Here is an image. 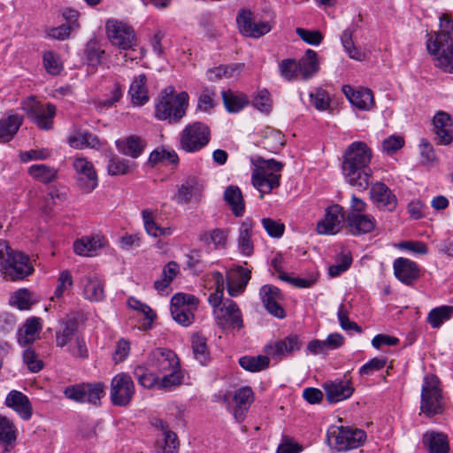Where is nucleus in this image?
<instances>
[{
  "label": "nucleus",
  "mask_w": 453,
  "mask_h": 453,
  "mask_svg": "<svg viewBox=\"0 0 453 453\" xmlns=\"http://www.w3.org/2000/svg\"><path fill=\"white\" fill-rule=\"evenodd\" d=\"M371 158L372 150L363 142H354L346 149L342 168L349 185L362 191L368 188L372 174Z\"/></svg>",
  "instance_id": "f257e3e1"
},
{
  "label": "nucleus",
  "mask_w": 453,
  "mask_h": 453,
  "mask_svg": "<svg viewBox=\"0 0 453 453\" xmlns=\"http://www.w3.org/2000/svg\"><path fill=\"white\" fill-rule=\"evenodd\" d=\"M440 32L434 34V38L427 40L428 52L435 57L436 66L447 73H453V19L448 13L439 17Z\"/></svg>",
  "instance_id": "f03ea898"
},
{
  "label": "nucleus",
  "mask_w": 453,
  "mask_h": 453,
  "mask_svg": "<svg viewBox=\"0 0 453 453\" xmlns=\"http://www.w3.org/2000/svg\"><path fill=\"white\" fill-rule=\"evenodd\" d=\"M188 105V95L186 92L174 94L173 88L162 92L156 104L155 116L160 120H168L169 123L179 122L186 114Z\"/></svg>",
  "instance_id": "7ed1b4c3"
},
{
  "label": "nucleus",
  "mask_w": 453,
  "mask_h": 453,
  "mask_svg": "<svg viewBox=\"0 0 453 453\" xmlns=\"http://www.w3.org/2000/svg\"><path fill=\"white\" fill-rule=\"evenodd\" d=\"M258 165L255 164L252 170L251 180L253 186L260 192L262 199L265 193H270L280 184V172L283 165L274 159H258Z\"/></svg>",
  "instance_id": "20e7f679"
},
{
  "label": "nucleus",
  "mask_w": 453,
  "mask_h": 453,
  "mask_svg": "<svg viewBox=\"0 0 453 453\" xmlns=\"http://www.w3.org/2000/svg\"><path fill=\"white\" fill-rule=\"evenodd\" d=\"M162 374L163 377L160 378L152 372H149L148 368L143 365H137L134 370V377L143 388H150L157 386L159 389L171 391L182 383L183 375L180 367L173 368Z\"/></svg>",
  "instance_id": "39448f33"
},
{
  "label": "nucleus",
  "mask_w": 453,
  "mask_h": 453,
  "mask_svg": "<svg viewBox=\"0 0 453 453\" xmlns=\"http://www.w3.org/2000/svg\"><path fill=\"white\" fill-rule=\"evenodd\" d=\"M439 379L434 375L426 376L421 389L420 413L433 418L443 413L445 403L440 388Z\"/></svg>",
  "instance_id": "423d86ee"
},
{
  "label": "nucleus",
  "mask_w": 453,
  "mask_h": 453,
  "mask_svg": "<svg viewBox=\"0 0 453 453\" xmlns=\"http://www.w3.org/2000/svg\"><path fill=\"white\" fill-rule=\"evenodd\" d=\"M211 140V131L203 122L188 125L180 134V147L186 152L194 153L205 147Z\"/></svg>",
  "instance_id": "0eeeda50"
},
{
  "label": "nucleus",
  "mask_w": 453,
  "mask_h": 453,
  "mask_svg": "<svg viewBox=\"0 0 453 453\" xmlns=\"http://www.w3.org/2000/svg\"><path fill=\"white\" fill-rule=\"evenodd\" d=\"M105 30L111 43L120 50H134L137 45L134 28L123 21L109 19L106 22Z\"/></svg>",
  "instance_id": "6e6552de"
},
{
  "label": "nucleus",
  "mask_w": 453,
  "mask_h": 453,
  "mask_svg": "<svg viewBox=\"0 0 453 453\" xmlns=\"http://www.w3.org/2000/svg\"><path fill=\"white\" fill-rule=\"evenodd\" d=\"M104 389L105 386L102 382L81 383L67 387L64 394L67 398L75 402L98 405L105 394Z\"/></svg>",
  "instance_id": "1a4fd4ad"
},
{
  "label": "nucleus",
  "mask_w": 453,
  "mask_h": 453,
  "mask_svg": "<svg viewBox=\"0 0 453 453\" xmlns=\"http://www.w3.org/2000/svg\"><path fill=\"white\" fill-rule=\"evenodd\" d=\"M197 299L192 295L178 293L171 300V314L180 325L188 326L194 321L192 307L196 306Z\"/></svg>",
  "instance_id": "9d476101"
},
{
  "label": "nucleus",
  "mask_w": 453,
  "mask_h": 453,
  "mask_svg": "<svg viewBox=\"0 0 453 453\" xmlns=\"http://www.w3.org/2000/svg\"><path fill=\"white\" fill-rule=\"evenodd\" d=\"M179 358L177 355L170 349L157 348L153 349L148 356L146 368L149 372L159 375L166 373L173 368H179Z\"/></svg>",
  "instance_id": "9b49d317"
},
{
  "label": "nucleus",
  "mask_w": 453,
  "mask_h": 453,
  "mask_svg": "<svg viewBox=\"0 0 453 453\" xmlns=\"http://www.w3.org/2000/svg\"><path fill=\"white\" fill-rule=\"evenodd\" d=\"M134 394V384L130 375L120 372L111 379L110 396L114 405L127 406Z\"/></svg>",
  "instance_id": "f8f14e48"
},
{
  "label": "nucleus",
  "mask_w": 453,
  "mask_h": 453,
  "mask_svg": "<svg viewBox=\"0 0 453 453\" xmlns=\"http://www.w3.org/2000/svg\"><path fill=\"white\" fill-rule=\"evenodd\" d=\"M73 166L78 175L79 187L89 193L98 185V177L92 162L86 157H77L73 159Z\"/></svg>",
  "instance_id": "ddd939ff"
},
{
  "label": "nucleus",
  "mask_w": 453,
  "mask_h": 453,
  "mask_svg": "<svg viewBox=\"0 0 453 453\" xmlns=\"http://www.w3.org/2000/svg\"><path fill=\"white\" fill-rule=\"evenodd\" d=\"M236 23L240 33L247 37L259 38L268 34L272 29L268 22H254L253 13L249 9H242L239 12Z\"/></svg>",
  "instance_id": "4468645a"
},
{
  "label": "nucleus",
  "mask_w": 453,
  "mask_h": 453,
  "mask_svg": "<svg viewBox=\"0 0 453 453\" xmlns=\"http://www.w3.org/2000/svg\"><path fill=\"white\" fill-rule=\"evenodd\" d=\"M217 324L222 327L241 329L243 326L242 312L238 305L231 299L224 301L221 307L214 310Z\"/></svg>",
  "instance_id": "2eb2a0df"
},
{
  "label": "nucleus",
  "mask_w": 453,
  "mask_h": 453,
  "mask_svg": "<svg viewBox=\"0 0 453 453\" xmlns=\"http://www.w3.org/2000/svg\"><path fill=\"white\" fill-rule=\"evenodd\" d=\"M5 277L11 280H18L30 275L34 268L30 265L29 257L22 252L16 251L2 267Z\"/></svg>",
  "instance_id": "dca6fc26"
},
{
  "label": "nucleus",
  "mask_w": 453,
  "mask_h": 453,
  "mask_svg": "<svg viewBox=\"0 0 453 453\" xmlns=\"http://www.w3.org/2000/svg\"><path fill=\"white\" fill-rule=\"evenodd\" d=\"M366 438L364 430L349 426H341L334 436V448L338 451H346L357 449L362 445Z\"/></svg>",
  "instance_id": "f3484780"
},
{
  "label": "nucleus",
  "mask_w": 453,
  "mask_h": 453,
  "mask_svg": "<svg viewBox=\"0 0 453 453\" xmlns=\"http://www.w3.org/2000/svg\"><path fill=\"white\" fill-rule=\"evenodd\" d=\"M302 347V342L296 334H290L282 340L275 341L265 346V352L276 361L282 360L285 357L298 351Z\"/></svg>",
  "instance_id": "a211bd4d"
},
{
  "label": "nucleus",
  "mask_w": 453,
  "mask_h": 453,
  "mask_svg": "<svg viewBox=\"0 0 453 453\" xmlns=\"http://www.w3.org/2000/svg\"><path fill=\"white\" fill-rule=\"evenodd\" d=\"M395 278L406 286H412L421 276L419 265L405 257H398L393 262Z\"/></svg>",
  "instance_id": "6ab92c4d"
},
{
  "label": "nucleus",
  "mask_w": 453,
  "mask_h": 453,
  "mask_svg": "<svg viewBox=\"0 0 453 453\" xmlns=\"http://www.w3.org/2000/svg\"><path fill=\"white\" fill-rule=\"evenodd\" d=\"M261 300L266 311L278 319L286 317V312L280 303L283 297L279 288L273 285H264L259 291Z\"/></svg>",
  "instance_id": "aec40b11"
},
{
  "label": "nucleus",
  "mask_w": 453,
  "mask_h": 453,
  "mask_svg": "<svg viewBox=\"0 0 453 453\" xmlns=\"http://www.w3.org/2000/svg\"><path fill=\"white\" fill-rule=\"evenodd\" d=\"M82 296L90 302H100L105 296L104 286L101 279L94 273H87L79 280Z\"/></svg>",
  "instance_id": "412c9836"
},
{
  "label": "nucleus",
  "mask_w": 453,
  "mask_h": 453,
  "mask_svg": "<svg viewBox=\"0 0 453 453\" xmlns=\"http://www.w3.org/2000/svg\"><path fill=\"white\" fill-rule=\"evenodd\" d=\"M371 200L374 205L383 211H392L397 204L396 196L390 188L382 182H376L371 187Z\"/></svg>",
  "instance_id": "4be33fe9"
},
{
  "label": "nucleus",
  "mask_w": 453,
  "mask_h": 453,
  "mask_svg": "<svg viewBox=\"0 0 453 453\" xmlns=\"http://www.w3.org/2000/svg\"><path fill=\"white\" fill-rule=\"evenodd\" d=\"M203 192V183L197 178L190 176L179 187L174 198L178 203L187 204L192 201H198Z\"/></svg>",
  "instance_id": "5701e85b"
},
{
  "label": "nucleus",
  "mask_w": 453,
  "mask_h": 453,
  "mask_svg": "<svg viewBox=\"0 0 453 453\" xmlns=\"http://www.w3.org/2000/svg\"><path fill=\"white\" fill-rule=\"evenodd\" d=\"M346 226L353 235H361L372 233L376 226L377 221L375 218L370 214L354 215L346 214L344 217Z\"/></svg>",
  "instance_id": "b1692460"
},
{
  "label": "nucleus",
  "mask_w": 453,
  "mask_h": 453,
  "mask_svg": "<svg viewBox=\"0 0 453 453\" xmlns=\"http://www.w3.org/2000/svg\"><path fill=\"white\" fill-rule=\"evenodd\" d=\"M4 403L24 420L30 419L33 415V407L28 397L20 391L12 390L7 395Z\"/></svg>",
  "instance_id": "393cba45"
},
{
  "label": "nucleus",
  "mask_w": 453,
  "mask_h": 453,
  "mask_svg": "<svg viewBox=\"0 0 453 453\" xmlns=\"http://www.w3.org/2000/svg\"><path fill=\"white\" fill-rule=\"evenodd\" d=\"M324 389L326 391V399L330 403H338L348 399L354 392V388L349 380L327 381L324 384Z\"/></svg>",
  "instance_id": "a878e982"
},
{
  "label": "nucleus",
  "mask_w": 453,
  "mask_h": 453,
  "mask_svg": "<svg viewBox=\"0 0 453 453\" xmlns=\"http://www.w3.org/2000/svg\"><path fill=\"white\" fill-rule=\"evenodd\" d=\"M342 207L339 205H334L326 210L325 219L319 221L317 225V231L320 234H334L341 229V219L343 216H340Z\"/></svg>",
  "instance_id": "bb28decb"
},
{
  "label": "nucleus",
  "mask_w": 453,
  "mask_h": 453,
  "mask_svg": "<svg viewBox=\"0 0 453 453\" xmlns=\"http://www.w3.org/2000/svg\"><path fill=\"white\" fill-rule=\"evenodd\" d=\"M104 245V238L96 234L84 236L73 243V250L77 255L94 257Z\"/></svg>",
  "instance_id": "cd10ccee"
},
{
  "label": "nucleus",
  "mask_w": 453,
  "mask_h": 453,
  "mask_svg": "<svg viewBox=\"0 0 453 453\" xmlns=\"http://www.w3.org/2000/svg\"><path fill=\"white\" fill-rule=\"evenodd\" d=\"M434 127L438 143L448 145L453 141L451 131L452 120L450 116L443 111H439L434 117Z\"/></svg>",
  "instance_id": "c85d7f7f"
},
{
  "label": "nucleus",
  "mask_w": 453,
  "mask_h": 453,
  "mask_svg": "<svg viewBox=\"0 0 453 453\" xmlns=\"http://www.w3.org/2000/svg\"><path fill=\"white\" fill-rule=\"evenodd\" d=\"M146 145L145 140L134 134L116 141L118 150L121 154L132 158L139 157L142 154Z\"/></svg>",
  "instance_id": "c756f323"
},
{
  "label": "nucleus",
  "mask_w": 453,
  "mask_h": 453,
  "mask_svg": "<svg viewBox=\"0 0 453 453\" xmlns=\"http://www.w3.org/2000/svg\"><path fill=\"white\" fill-rule=\"evenodd\" d=\"M128 95L132 104L136 106L144 105L149 102L147 77L144 73L134 77L128 89Z\"/></svg>",
  "instance_id": "7c9ffc66"
},
{
  "label": "nucleus",
  "mask_w": 453,
  "mask_h": 453,
  "mask_svg": "<svg viewBox=\"0 0 453 453\" xmlns=\"http://www.w3.org/2000/svg\"><path fill=\"white\" fill-rule=\"evenodd\" d=\"M155 426L162 433V440L157 441L161 453H176L179 447L177 434L170 430L168 424L162 419L157 420Z\"/></svg>",
  "instance_id": "2f4dec72"
},
{
  "label": "nucleus",
  "mask_w": 453,
  "mask_h": 453,
  "mask_svg": "<svg viewBox=\"0 0 453 453\" xmlns=\"http://www.w3.org/2000/svg\"><path fill=\"white\" fill-rule=\"evenodd\" d=\"M23 123L21 115L7 112L0 119V142H6L11 141L19 131Z\"/></svg>",
  "instance_id": "473e14b6"
},
{
  "label": "nucleus",
  "mask_w": 453,
  "mask_h": 453,
  "mask_svg": "<svg viewBox=\"0 0 453 453\" xmlns=\"http://www.w3.org/2000/svg\"><path fill=\"white\" fill-rule=\"evenodd\" d=\"M234 400L236 405L234 411V416L238 422H242L250 404L254 401V394L251 388L243 387L239 388L234 395Z\"/></svg>",
  "instance_id": "72a5a7b5"
},
{
  "label": "nucleus",
  "mask_w": 453,
  "mask_h": 453,
  "mask_svg": "<svg viewBox=\"0 0 453 453\" xmlns=\"http://www.w3.org/2000/svg\"><path fill=\"white\" fill-rule=\"evenodd\" d=\"M59 326V329L56 332V345L64 348L79 336L78 321L75 319H61Z\"/></svg>",
  "instance_id": "f704fd0d"
},
{
  "label": "nucleus",
  "mask_w": 453,
  "mask_h": 453,
  "mask_svg": "<svg viewBox=\"0 0 453 453\" xmlns=\"http://www.w3.org/2000/svg\"><path fill=\"white\" fill-rule=\"evenodd\" d=\"M17 429L14 424L4 417H0V453L10 452L15 445Z\"/></svg>",
  "instance_id": "c9c22d12"
},
{
  "label": "nucleus",
  "mask_w": 453,
  "mask_h": 453,
  "mask_svg": "<svg viewBox=\"0 0 453 453\" xmlns=\"http://www.w3.org/2000/svg\"><path fill=\"white\" fill-rule=\"evenodd\" d=\"M343 92L349 102L360 110H369L373 104V95L368 88L355 90L350 86H344Z\"/></svg>",
  "instance_id": "e433bc0d"
},
{
  "label": "nucleus",
  "mask_w": 453,
  "mask_h": 453,
  "mask_svg": "<svg viewBox=\"0 0 453 453\" xmlns=\"http://www.w3.org/2000/svg\"><path fill=\"white\" fill-rule=\"evenodd\" d=\"M252 230L253 222L250 219L243 220L239 227L238 250L245 257H250L254 252V244L251 239Z\"/></svg>",
  "instance_id": "4c0bfd02"
},
{
  "label": "nucleus",
  "mask_w": 453,
  "mask_h": 453,
  "mask_svg": "<svg viewBox=\"0 0 453 453\" xmlns=\"http://www.w3.org/2000/svg\"><path fill=\"white\" fill-rule=\"evenodd\" d=\"M423 443L429 453H449V443L446 434L438 432H426L423 435Z\"/></svg>",
  "instance_id": "58836bf2"
},
{
  "label": "nucleus",
  "mask_w": 453,
  "mask_h": 453,
  "mask_svg": "<svg viewBox=\"0 0 453 453\" xmlns=\"http://www.w3.org/2000/svg\"><path fill=\"white\" fill-rule=\"evenodd\" d=\"M299 74L303 80H308L319 72V61L316 51L307 50L298 61Z\"/></svg>",
  "instance_id": "ea45409f"
},
{
  "label": "nucleus",
  "mask_w": 453,
  "mask_h": 453,
  "mask_svg": "<svg viewBox=\"0 0 453 453\" xmlns=\"http://www.w3.org/2000/svg\"><path fill=\"white\" fill-rule=\"evenodd\" d=\"M56 106L52 104H41L30 119L42 130H50L53 127Z\"/></svg>",
  "instance_id": "a19ab883"
},
{
  "label": "nucleus",
  "mask_w": 453,
  "mask_h": 453,
  "mask_svg": "<svg viewBox=\"0 0 453 453\" xmlns=\"http://www.w3.org/2000/svg\"><path fill=\"white\" fill-rule=\"evenodd\" d=\"M68 143L74 149H82L83 147L99 149L101 146L98 137L85 130H79L71 134L68 138Z\"/></svg>",
  "instance_id": "79ce46f5"
},
{
  "label": "nucleus",
  "mask_w": 453,
  "mask_h": 453,
  "mask_svg": "<svg viewBox=\"0 0 453 453\" xmlns=\"http://www.w3.org/2000/svg\"><path fill=\"white\" fill-rule=\"evenodd\" d=\"M157 215V210L144 209L142 211L143 225L148 234L154 237L171 234L169 227H161L157 225L156 222Z\"/></svg>",
  "instance_id": "37998d69"
},
{
  "label": "nucleus",
  "mask_w": 453,
  "mask_h": 453,
  "mask_svg": "<svg viewBox=\"0 0 453 453\" xmlns=\"http://www.w3.org/2000/svg\"><path fill=\"white\" fill-rule=\"evenodd\" d=\"M221 95L224 105L229 112H239L249 104L248 96L243 93L224 90Z\"/></svg>",
  "instance_id": "c03bdc74"
},
{
  "label": "nucleus",
  "mask_w": 453,
  "mask_h": 453,
  "mask_svg": "<svg viewBox=\"0 0 453 453\" xmlns=\"http://www.w3.org/2000/svg\"><path fill=\"white\" fill-rule=\"evenodd\" d=\"M41 329V319L33 317L27 319L23 326V330L19 333V342L21 345L32 343L35 340V335Z\"/></svg>",
  "instance_id": "a18cd8bd"
},
{
  "label": "nucleus",
  "mask_w": 453,
  "mask_h": 453,
  "mask_svg": "<svg viewBox=\"0 0 453 453\" xmlns=\"http://www.w3.org/2000/svg\"><path fill=\"white\" fill-rule=\"evenodd\" d=\"M228 237V232L224 229L215 228L212 231H206L199 235V240L205 245L212 244L214 249L225 248Z\"/></svg>",
  "instance_id": "49530a36"
},
{
  "label": "nucleus",
  "mask_w": 453,
  "mask_h": 453,
  "mask_svg": "<svg viewBox=\"0 0 453 453\" xmlns=\"http://www.w3.org/2000/svg\"><path fill=\"white\" fill-rule=\"evenodd\" d=\"M270 364V357L258 355V356H244L239 359V365L244 370L257 372L266 369Z\"/></svg>",
  "instance_id": "de8ad7c7"
},
{
  "label": "nucleus",
  "mask_w": 453,
  "mask_h": 453,
  "mask_svg": "<svg viewBox=\"0 0 453 453\" xmlns=\"http://www.w3.org/2000/svg\"><path fill=\"white\" fill-rule=\"evenodd\" d=\"M224 198L230 205L234 214L237 217L242 215L244 211V202L241 189L236 186L226 188L224 193Z\"/></svg>",
  "instance_id": "09e8293b"
},
{
  "label": "nucleus",
  "mask_w": 453,
  "mask_h": 453,
  "mask_svg": "<svg viewBox=\"0 0 453 453\" xmlns=\"http://www.w3.org/2000/svg\"><path fill=\"white\" fill-rule=\"evenodd\" d=\"M27 172L32 178L45 184L55 180L58 173L57 169L43 164L33 165Z\"/></svg>",
  "instance_id": "8fccbe9b"
},
{
  "label": "nucleus",
  "mask_w": 453,
  "mask_h": 453,
  "mask_svg": "<svg viewBox=\"0 0 453 453\" xmlns=\"http://www.w3.org/2000/svg\"><path fill=\"white\" fill-rule=\"evenodd\" d=\"M149 163L152 165L157 164H171L173 165H177L179 164V157L175 150H165L163 147L157 148L154 150L149 157Z\"/></svg>",
  "instance_id": "3c124183"
},
{
  "label": "nucleus",
  "mask_w": 453,
  "mask_h": 453,
  "mask_svg": "<svg viewBox=\"0 0 453 453\" xmlns=\"http://www.w3.org/2000/svg\"><path fill=\"white\" fill-rule=\"evenodd\" d=\"M191 342L195 358L202 365H206L210 359L207 339L200 334H196L192 336Z\"/></svg>",
  "instance_id": "603ef678"
},
{
  "label": "nucleus",
  "mask_w": 453,
  "mask_h": 453,
  "mask_svg": "<svg viewBox=\"0 0 453 453\" xmlns=\"http://www.w3.org/2000/svg\"><path fill=\"white\" fill-rule=\"evenodd\" d=\"M453 315V306L442 305L432 309L427 316V321L433 328H439Z\"/></svg>",
  "instance_id": "864d4df0"
},
{
  "label": "nucleus",
  "mask_w": 453,
  "mask_h": 453,
  "mask_svg": "<svg viewBox=\"0 0 453 453\" xmlns=\"http://www.w3.org/2000/svg\"><path fill=\"white\" fill-rule=\"evenodd\" d=\"M355 33V27H348L341 35L342 44L350 58L356 60H362L364 54L355 47L353 42V35Z\"/></svg>",
  "instance_id": "5fc2aeb1"
},
{
  "label": "nucleus",
  "mask_w": 453,
  "mask_h": 453,
  "mask_svg": "<svg viewBox=\"0 0 453 453\" xmlns=\"http://www.w3.org/2000/svg\"><path fill=\"white\" fill-rule=\"evenodd\" d=\"M244 68V64L234 63L228 65H220L209 72L211 81L225 78H232L238 75Z\"/></svg>",
  "instance_id": "6e6d98bb"
},
{
  "label": "nucleus",
  "mask_w": 453,
  "mask_h": 453,
  "mask_svg": "<svg viewBox=\"0 0 453 453\" xmlns=\"http://www.w3.org/2000/svg\"><path fill=\"white\" fill-rule=\"evenodd\" d=\"M179 273V265L170 261L165 265L162 272V278L155 281L154 286L157 291H164Z\"/></svg>",
  "instance_id": "4d7b16f0"
},
{
  "label": "nucleus",
  "mask_w": 453,
  "mask_h": 453,
  "mask_svg": "<svg viewBox=\"0 0 453 453\" xmlns=\"http://www.w3.org/2000/svg\"><path fill=\"white\" fill-rule=\"evenodd\" d=\"M132 164L128 160L121 158L116 155H111L109 157L107 170L110 175H123L129 173Z\"/></svg>",
  "instance_id": "13d9d810"
},
{
  "label": "nucleus",
  "mask_w": 453,
  "mask_h": 453,
  "mask_svg": "<svg viewBox=\"0 0 453 453\" xmlns=\"http://www.w3.org/2000/svg\"><path fill=\"white\" fill-rule=\"evenodd\" d=\"M73 286V280L71 273L68 270H65L60 273L58 281L57 287L54 292V296L51 299L54 298H61L65 295V293H68Z\"/></svg>",
  "instance_id": "bf43d9fd"
},
{
  "label": "nucleus",
  "mask_w": 453,
  "mask_h": 453,
  "mask_svg": "<svg viewBox=\"0 0 453 453\" xmlns=\"http://www.w3.org/2000/svg\"><path fill=\"white\" fill-rule=\"evenodd\" d=\"M280 75L287 81L300 78L298 62L293 58L283 59L279 65Z\"/></svg>",
  "instance_id": "052dcab7"
},
{
  "label": "nucleus",
  "mask_w": 453,
  "mask_h": 453,
  "mask_svg": "<svg viewBox=\"0 0 453 453\" xmlns=\"http://www.w3.org/2000/svg\"><path fill=\"white\" fill-rule=\"evenodd\" d=\"M352 264V257L349 252L342 253L336 260L334 265H332L328 269V273L331 277H337L342 273L346 272Z\"/></svg>",
  "instance_id": "680f3d73"
},
{
  "label": "nucleus",
  "mask_w": 453,
  "mask_h": 453,
  "mask_svg": "<svg viewBox=\"0 0 453 453\" xmlns=\"http://www.w3.org/2000/svg\"><path fill=\"white\" fill-rule=\"evenodd\" d=\"M43 65L48 73L58 75L63 69L59 58L53 51H46L43 54Z\"/></svg>",
  "instance_id": "e2e57ef3"
},
{
  "label": "nucleus",
  "mask_w": 453,
  "mask_h": 453,
  "mask_svg": "<svg viewBox=\"0 0 453 453\" xmlns=\"http://www.w3.org/2000/svg\"><path fill=\"white\" fill-rule=\"evenodd\" d=\"M311 104L319 111H326L330 106L328 93L323 88H317L314 93L310 94Z\"/></svg>",
  "instance_id": "0e129e2a"
},
{
  "label": "nucleus",
  "mask_w": 453,
  "mask_h": 453,
  "mask_svg": "<svg viewBox=\"0 0 453 453\" xmlns=\"http://www.w3.org/2000/svg\"><path fill=\"white\" fill-rule=\"evenodd\" d=\"M10 303L19 310H27L32 304L31 295L27 289H19L11 296Z\"/></svg>",
  "instance_id": "69168bd1"
},
{
  "label": "nucleus",
  "mask_w": 453,
  "mask_h": 453,
  "mask_svg": "<svg viewBox=\"0 0 453 453\" xmlns=\"http://www.w3.org/2000/svg\"><path fill=\"white\" fill-rule=\"evenodd\" d=\"M387 365V358L384 357H374L363 365L359 369V374L361 376L364 375H372L375 372L383 369Z\"/></svg>",
  "instance_id": "338daca9"
},
{
  "label": "nucleus",
  "mask_w": 453,
  "mask_h": 453,
  "mask_svg": "<svg viewBox=\"0 0 453 453\" xmlns=\"http://www.w3.org/2000/svg\"><path fill=\"white\" fill-rule=\"evenodd\" d=\"M252 105L261 112L268 113L272 109V100L267 90H261L252 100Z\"/></svg>",
  "instance_id": "774afa93"
}]
</instances>
